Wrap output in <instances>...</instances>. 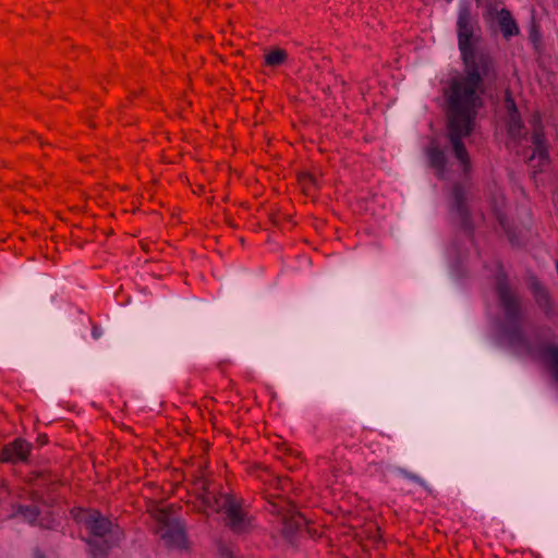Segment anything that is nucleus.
<instances>
[{
  "mask_svg": "<svg viewBox=\"0 0 558 558\" xmlns=\"http://www.w3.org/2000/svg\"><path fill=\"white\" fill-rule=\"evenodd\" d=\"M456 32L463 70L450 81L447 92L482 95L485 81L496 77V64L489 52L477 49L482 41V28L477 17L472 15L469 3L459 5Z\"/></svg>",
  "mask_w": 558,
  "mask_h": 558,
  "instance_id": "obj_1",
  "label": "nucleus"
},
{
  "mask_svg": "<svg viewBox=\"0 0 558 558\" xmlns=\"http://www.w3.org/2000/svg\"><path fill=\"white\" fill-rule=\"evenodd\" d=\"M494 279L497 303L504 314V322L498 326L500 336L512 349L522 350L527 355H536L548 367L553 379L558 384V345L545 343L535 349L531 344L522 328L525 313L521 296L512 288L500 260L496 262Z\"/></svg>",
  "mask_w": 558,
  "mask_h": 558,
  "instance_id": "obj_2",
  "label": "nucleus"
},
{
  "mask_svg": "<svg viewBox=\"0 0 558 558\" xmlns=\"http://www.w3.org/2000/svg\"><path fill=\"white\" fill-rule=\"evenodd\" d=\"M446 102L448 117L447 137L451 144L454 157L461 165L463 175L468 178L471 173L472 165L463 137L469 136L473 130L477 111L483 106L482 95L447 92Z\"/></svg>",
  "mask_w": 558,
  "mask_h": 558,
  "instance_id": "obj_3",
  "label": "nucleus"
},
{
  "mask_svg": "<svg viewBox=\"0 0 558 558\" xmlns=\"http://www.w3.org/2000/svg\"><path fill=\"white\" fill-rule=\"evenodd\" d=\"M151 501H148L147 510L153 512V517L157 522V534L169 548H185L186 533L183 523L173 518L171 513L162 508L151 510Z\"/></svg>",
  "mask_w": 558,
  "mask_h": 558,
  "instance_id": "obj_4",
  "label": "nucleus"
},
{
  "mask_svg": "<svg viewBox=\"0 0 558 558\" xmlns=\"http://www.w3.org/2000/svg\"><path fill=\"white\" fill-rule=\"evenodd\" d=\"M244 499L228 495L222 504L223 524L233 534L243 535L254 527V518L244 508Z\"/></svg>",
  "mask_w": 558,
  "mask_h": 558,
  "instance_id": "obj_5",
  "label": "nucleus"
},
{
  "mask_svg": "<svg viewBox=\"0 0 558 558\" xmlns=\"http://www.w3.org/2000/svg\"><path fill=\"white\" fill-rule=\"evenodd\" d=\"M449 213L454 222L459 225L460 229L473 242L474 223L468 204L466 189L460 182H456L451 186Z\"/></svg>",
  "mask_w": 558,
  "mask_h": 558,
  "instance_id": "obj_6",
  "label": "nucleus"
},
{
  "mask_svg": "<svg viewBox=\"0 0 558 558\" xmlns=\"http://www.w3.org/2000/svg\"><path fill=\"white\" fill-rule=\"evenodd\" d=\"M73 519L84 525L90 537H108L112 534L113 523L102 515V513L93 508H73L71 510Z\"/></svg>",
  "mask_w": 558,
  "mask_h": 558,
  "instance_id": "obj_7",
  "label": "nucleus"
},
{
  "mask_svg": "<svg viewBox=\"0 0 558 558\" xmlns=\"http://www.w3.org/2000/svg\"><path fill=\"white\" fill-rule=\"evenodd\" d=\"M267 509L271 513L281 517L282 535L288 539H292L294 535L306 524V520L303 514L296 511L294 506L281 497L269 501V507Z\"/></svg>",
  "mask_w": 558,
  "mask_h": 558,
  "instance_id": "obj_8",
  "label": "nucleus"
},
{
  "mask_svg": "<svg viewBox=\"0 0 558 558\" xmlns=\"http://www.w3.org/2000/svg\"><path fill=\"white\" fill-rule=\"evenodd\" d=\"M529 290L532 293L535 304L548 320L558 318V305L553 300L549 291L537 277H532L529 282Z\"/></svg>",
  "mask_w": 558,
  "mask_h": 558,
  "instance_id": "obj_9",
  "label": "nucleus"
},
{
  "mask_svg": "<svg viewBox=\"0 0 558 558\" xmlns=\"http://www.w3.org/2000/svg\"><path fill=\"white\" fill-rule=\"evenodd\" d=\"M32 444L17 437L0 449V462L7 464L27 463L32 453Z\"/></svg>",
  "mask_w": 558,
  "mask_h": 558,
  "instance_id": "obj_10",
  "label": "nucleus"
},
{
  "mask_svg": "<svg viewBox=\"0 0 558 558\" xmlns=\"http://www.w3.org/2000/svg\"><path fill=\"white\" fill-rule=\"evenodd\" d=\"M427 165L435 171L437 179L444 180L447 173L448 157L446 149L440 147L436 138H432L424 148Z\"/></svg>",
  "mask_w": 558,
  "mask_h": 558,
  "instance_id": "obj_11",
  "label": "nucleus"
},
{
  "mask_svg": "<svg viewBox=\"0 0 558 558\" xmlns=\"http://www.w3.org/2000/svg\"><path fill=\"white\" fill-rule=\"evenodd\" d=\"M203 493L199 495L201 502L204 507V513L207 515L209 512H222V504L225 502V498L229 495L227 493L216 494L207 487L205 481H201Z\"/></svg>",
  "mask_w": 558,
  "mask_h": 558,
  "instance_id": "obj_12",
  "label": "nucleus"
},
{
  "mask_svg": "<svg viewBox=\"0 0 558 558\" xmlns=\"http://www.w3.org/2000/svg\"><path fill=\"white\" fill-rule=\"evenodd\" d=\"M31 484L44 488L49 493L56 492L63 483L60 476L50 470H41L32 473Z\"/></svg>",
  "mask_w": 558,
  "mask_h": 558,
  "instance_id": "obj_13",
  "label": "nucleus"
},
{
  "mask_svg": "<svg viewBox=\"0 0 558 558\" xmlns=\"http://www.w3.org/2000/svg\"><path fill=\"white\" fill-rule=\"evenodd\" d=\"M497 22L504 38L510 39L519 35V26L508 9L502 8L499 10Z\"/></svg>",
  "mask_w": 558,
  "mask_h": 558,
  "instance_id": "obj_14",
  "label": "nucleus"
},
{
  "mask_svg": "<svg viewBox=\"0 0 558 558\" xmlns=\"http://www.w3.org/2000/svg\"><path fill=\"white\" fill-rule=\"evenodd\" d=\"M496 220L498 222L499 228L504 231V233L507 235L508 241L512 246H519L520 245V238H519V231L517 226L509 220L507 215L500 210L496 211Z\"/></svg>",
  "mask_w": 558,
  "mask_h": 558,
  "instance_id": "obj_15",
  "label": "nucleus"
},
{
  "mask_svg": "<svg viewBox=\"0 0 558 558\" xmlns=\"http://www.w3.org/2000/svg\"><path fill=\"white\" fill-rule=\"evenodd\" d=\"M86 544L93 558H106L112 548V543L107 537H89L86 539Z\"/></svg>",
  "mask_w": 558,
  "mask_h": 558,
  "instance_id": "obj_16",
  "label": "nucleus"
},
{
  "mask_svg": "<svg viewBox=\"0 0 558 558\" xmlns=\"http://www.w3.org/2000/svg\"><path fill=\"white\" fill-rule=\"evenodd\" d=\"M527 163L535 169V172H542L543 168L550 163L548 144L534 147L532 155L527 158Z\"/></svg>",
  "mask_w": 558,
  "mask_h": 558,
  "instance_id": "obj_17",
  "label": "nucleus"
},
{
  "mask_svg": "<svg viewBox=\"0 0 558 558\" xmlns=\"http://www.w3.org/2000/svg\"><path fill=\"white\" fill-rule=\"evenodd\" d=\"M524 125L521 119V114L514 113L507 117V131L511 138L519 140L522 137V130Z\"/></svg>",
  "mask_w": 558,
  "mask_h": 558,
  "instance_id": "obj_18",
  "label": "nucleus"
},
{
  "mask_svg": "<svg viewBox=\"0 0 558 558\" xmlns=\"http://www.w3.org/2000/svg\"><path fill=\"white\" fill-rule=\"evenodd\" d=\"M17 513L21 514L25 521H27L31 525L43 526L38 523V517L40 514V510L35 505H21L17 508Z\"/></svg>",
  "mask_w": 558,
  "mask_h": 558,
  "instance_id": "obj_19",
  "label": "nucleus"
},
{
  "mask_svg": "<svg viewBox=\"0 0 558 558\" xmlns=\"http://www.w3.org/2000/svg\"><path fill=\"white\" fill-rule=\"evenodd\" d=\"M288 60V53L281 48L270 50L265 54V64L270 68H277L284 64Z\"/></svg>",
  "mask_w": 558,
  "mask_h": 558,
  "instance_id": "obj_20",
  "label": "nucleus"
},
{
  "mask_svg": "<svg viewBox=\"0 0 558 558\" xmlns=\"http://www.w3.org/2000/svg\"><path fill=\"white\" fill-rule=\"evenodd\" d=\"M397 473L402 476L403 478H407L421 487H423L426 490H429L428 484L424 478H422L420 475L404 469V468H397Z\"/></svg>",
  "mask_w": 558,
  "mask_h": 558,
  "instance_id": "obj_21",
  "label": "nucleus"
},
{
  "mask_svg": "<svg viewBox=\"0 0 558 558\" xmlns=\"http://www.w3.org/2000/svg\"><path fill=\"white\" fill-rule=\"evenodd\" d=\"M505 108L507 110L508 116L519 113L517 104L510 90H507L505 94Z\"/></svg>",
  "mask_w": 558,
  "mask_h": 558,
  "instance_id": "obj_22",
  "label": "nucleus"
},
{
  "mask_svg": "<svg viewBox=\"0 0 558 558\" xmlns=\"http://www.w3.org/2000/svg\"><path fill=\"white\" fill-rule=\"evenodd\" d=\"M531 142L534 145V147L546 145V136L544 130H533Z\"/></svg>",
  "mask_w": 558,
  "mask_h": 558,
  "instance_id": "obj_23",
  "label": "nucleus"
},
{
  "mask_svg": "<svg viewBox=\"0 0 558 558\" xmlns=\"http://www.w3.org/2000/svg\"><path fill=\"white\" fill-rule=\"evenodd\" d=\"M498 12H499V10H497V7L494 2H487L485 5L484 17L486 20H493V19L497 20Z\"/></svg>",
  "mask_w": 558,
  "mask_h": 558,
  "instance_id": "obj_24",
  "label": "nucleus"
},
{
  "mask_svg": "<svg viewBox=\"0 0 558 558\" xmlns=\"http://www.w3.org/2000/svg\"><path fill=\"white\" fill-rule=\"evenodd\" d=\"M533 130H544L542 117L538 112L534 113L530 120Z\"/></svg>",
  "mask_w": 558,
  "mask_h": 558,
  "instance_id": "obj_25",
  "label": "nucleus"
},
{
  "mask_svg": "<svg viewBox=\"0 0 558 558\" xmlns=\"http://www.w3.org/2000/svg\"><path fill=\"white\" fill-rule=\"evenodd\" d=\"M114 296L117 302L121 305L130 303V295H126L122 288L118 292H116Z\"/></svg>",
  "mask_w": 558,
  "mask_h": 558,
  "instance_id": "obj_26",
  "label": "nucleus"
},
{
  "mask_svg": "<svg viewBox=\"0 0 558 558\" xmlns=\"http://www.w3.org/2000/svg\"><path fill=\"white\" fill-rule=\"evenodd\" d=\"M218 551L221 558H235L232 550L225 544L219 545Z\"/></svg>",
  "mask_w": 558,
  "mask_h": 558,
  "instance_id": "obj_27",
  "label": "nucleus"
},
{
  "mask_svg": "<svg viewBox=\"0 0 558 558\" xmlns=\"http://www.w3.org/2000/svg\"><path fill=\"white\" fill-rule=\"evenodd\" d=\"M49 442V437L47 434H39L36 438V444L40 447L46 446Z\"/></svg>",
  "mask_w": 558,
  "mask_h": 558,
  "instance_id": "obj_28",
  "label": "nucleus"
},
{
  "mask_svg": "<svg viewBox=\"0 0 558 558\" xmlns=\"http://www.w3.org/2000/svg\"><path fill=\"white\" fill-rule=\"evenodd\" d=\"M530 39L533 43H537L539 40V32L535 25H533L530 31Z\"/></svg>",
  "mask_w": 558,
  "mask_h": 558,
  "instance_id": "obj_29",
  "label": "nucleus"
},
{
  "mask_svg": "<svg viewBox=\"0 0 558 558\" xmlns=\"http://www.w3.org/2000/svg\"><path fill=\"white\" fill-rule=\"evenodd\" d=\"M148 266H149V259L148 258L145 259L144 262L142 260V269H144L147 275H153V269H147Z\"/></svg>",
  "mask_w": 558,
  "mask_h": 558,
  "instance_id": "obj_30",
  "label": "nucleus"
},
{
  "mask_svg": "<svg viewBox=\"0 0 558 558\" xmlns=\"http://www.w3.org/2000/svg\"><path fill=\"white\" fill-rule=\"evenodd\" d=\"M92 333H93V337H94L95 339H98V338L100 337L101 332H100V330H99V328H98V326H97V325H94V326H93Z\"/></svg>",
  "mask_w": 558,
  "mask_h": 558,
  "instance_id": "obj_31",
  "label": "nucleus"
},
{
  "mask_svg": "<svg viewBox=\"0 0 558 558\" xmlns=\"http://www.w3.org/2000/svg\"><path fill=\"white\" fill-rule=\"evenodd\" d=\"M305 179L308 181V183L316 185V179L312 174H305Z\"/></svg>",
  "mask_w": 558,
  "mask_h": 558,
  "instance_id": "obj_32",
  "label": "nucleus"
},
{
  "mask_svg": "<svg viewBox=\"0 0 558 558\" xmlns=\"http://www.w3.org/2000/svg\"><path fill=\"white\" fill-rule=\"evenodd\" d=\"M34 558H47L43 551L36 549L34 553Z\"/></svg>",
  "mask_w": 558,
  "mask_h": 558,
  "instance_id": "obj_33",
  "label": "nucleus"
},
{
  "mask_svg": "<svg viewBox=\"0 0 558 558\" xmlns=\"http://www.w3.org/2000/svg\"><path fill=\"white\" fill-rule=\"evenodd\" d=\"M141 248H142V252L148 251V248L146 247V245L143 242H142Z\"/></svg>",
  "mask_w": 558,
  "mask_h": 558,
  "instance_id": "obj_34",
  "label": "nucleus"
},
{
  "mask_svg": "<svg viewBox=\"0 0 558 558\" xmlns=\"http://www.w3.org/2000/svg\"><path fill=\"white\" fill-rule=\"evenodd\" d=\"M141 197H142V199L145 198V192L144 191H142Z\"/></svg>",
  "mask_w": 558,
  "mask_h": 558,
  "instance_id": "obj_35",
  "label": "nucleus"
},
{
  "mask_svg": "<svg viewBox=\"0 0 558 558\" xmlns=\"http://www.w3.org/2000/svg\"><path fill=\"white\" fill-rule=\"evenodd\" d=\"M447 3H450L452 0H445Z\"/></svg>",
  "mask_w": 558,
  "mask_h": 558,
  "instance_id": "obj_36",
  "label": "nucleus"
}]
</instances>
